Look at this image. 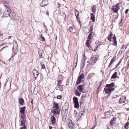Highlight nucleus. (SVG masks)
Segmentation results:
<instances>
[{
	"instance_id": "nucleus-1",
	"label": "nucleus",
	"mask_w": 129,
	"mask_h": 129,
	"mask_svg": "<svg viewBox=\"0 0 129 129\" xmlns=\"http://www.w3.org/2000/svg\"><path fill=\"white\" fill-rule=\"evenodd\" d=\"M53 105V109L51 110V112L54 114L59 115L60 111L58 110V104L54 103Z\"/></svg>"
},
{
	"instance_id": "nucleus-2",
	"label": "nucleus",
	"mask_w": 129,
	"mask_h": 129,
	"mask_svg": "<svg viewBox=\"0 0 129 129\" xmlns=\"http://www.w3.org/2000/svg\"><path fill=\"white\" fill-rule=\"evenodd\" d=\"M6 8L3 14V16L5 17H7L9 16L10 13V9L6 5L4 6Z\"/></svg>"
},
{
	"instance_id": "nucleus-3",
	"label": "nucleus",
	"mask_w": 129,
	"mask_h": 129,
	"mask_svg": "<svg viewBox=\"0 0 129 129\" xmlns=\"http://www.w3.org/2000/svg\"><path fill=\"white\" fill-rule=\"evenodd\" d=\"M84 76L83 73H81L79 77H78L77 81L76 82V85H78L80 84L82 82L81 80L84 78Z\"/></svg>"
},
{
	"instance_id": "nucleus-4",
	"label": "nucleus",
	"mask_w": 129,
	"mask_h": 129,
	"mask_svg": "<svg viewBox=\"0 0 129 129\" xmlns=\"http://www.w3.org/2000/svg\"><path fill=\"white\" fill-rule=\"evenodd\" d=\"M115 90L114 88H107L105 87L104 88V91H105V93L106 94H110L113 91Z\"/></svg>"
},
{
	"instance_id": "nucleus-5",
	"label": "nucleus",
	"mask_w": 129,
	"mask_h": 129,
	"mask_svg": "<svg viewBox=\"0 0 129 129\" xmlns=\"http://www.w3.org/2000/svg\"><path fill=\"white\" fill-rule=\"evenodd\" d=\"M119 3H118L115 5L113 6L112 8L113 11L116 13L120 9V7L119 6Z\"/></svg>"
},
{
	"instance_id": "nucleus-6",
	"label": "nucleus",
	"mask_w": 129,
	"mask_h": 129,
	"mask_svg": "<svg viewBox=\"0 0 129 129\" xmlns=\"http://www.w3.org/2000/svg\"><path fill=\"white\" fill-rule=\"evenodd\" d=\"M83 87V86L82 85H80L77 86V89L80 92H83V93L85 92V91L84 90V88Z\"/></svg>"
},
{
	"instance_id": "nucleus-7",
	"label": "nucleus",
	"mask_w": 129,
	"mask_h": 129,
	"mask_svg": "<svg viewBox=\"0 0 129 129\" xmlns=\"http://www.w3.org/2000/svg\"><path fill=\"white\" fill-rule=\"evenodd\" d=\"M68 125L70 128L73 129L75 128V124L74 122L70 120V121H69V123L68 124Z\"/></svg>"
},
{
	"instance_id": "nucleus-8",
	"label": "nucleus",
	"mask_w": 129,
	"mask_h": 129,
	"mask_svg": "<svg viewBox=\"0 0 129 129\" xmlns=\"http://www.w3.org/2000/svg\"><path fill=\"white\" fill-rule=\"evenodd\" d=\"M9 16L11 19L13 20H15L16 18V14L13 12H11L10 14L9 15Z\"/></svg>"
},
{
	"instance_id": "nucleus-9",
	"label": "nucleus",
	"mask_w": 129,
	"mask_h": 129,
	"mask_svg": "<svg viewBox=\"0 0 129 129\" xmlns=\"http://www.w3.org/2000/svg\"><path fill=\"white\" fill-rule=\"evenodd\" d=\"M105 115L106 117L108 118H109L111 116L112 113L111 111H107L105 112Z\"/></svg>"
},
{
	"instance_id": "nucleus-10",
	"label": "nucleus",
	"mask_w": 129,
	"mask_h": 129,
	"mask_svg": "<svg viewBox=\"0 0 129 129\" xmlns=\"http://www.w3.org/2000/svg\"><path fill=\"white\" fill-rule=\"evenodd\" d=\"M33 73L34 75V77L35 78H36L39 75V73L36 70H34L33 71Z\"/></svg>"
},
{
	"instance_id": "nucleus-11",
	"label": "nucleus",
	"mask_w": 129,
	"mask_h": 129,
	"mask_svg": "<svg viewBox=\"0 0 129 129\" xmlns=\"http://www.w3.org/2000/svg\"><path fill=\"white\" fill-rule=\"evenodd\" d=\"M47 0H43L41 3L40 5L41 7L45 6L47 5Z\"/></svg>"
},
{
	"instance_id": "nucleus-12",
	"label": "nucleus",
	"mask_w": 129,
	"mask_h": 129,
	"mask_svg": "<svg viewBox=\"0 0 129 129\" xmlns=\"http://www.w3.org/2000/svg\"><path fill=\"white\" fill-rule=\"evenodd\" d=\"M94 13H91L90 14V19L93 22H94L95 21V18Z\"/></svg>"
},
{
	"instance_id": "nucleus-13",
	"label": "nucleus",
	"mask_w": 129,
	"mask_h": 129,
	"mask_svg": "<svg viewBox=\"0 0 129 129\" xmlns=\"http://www.w3.org/2000/svg\"><path fill=\"white\" fill-rule=\"evenodd\" d=\"M126 97L124 96H123L121 97L119 100L120 103H124L125 101Z\"/></svg>"
},
{
	"instance_id": "nucleus-14",
	"label": "nucleus",
	"mask_w": 129,
	"mask_h": 129,
	"mask_svg": "<svg viewBox=\"0 0 129 129\" xmlns=\"http://www.w3.org/2000/svg\"><path fill=\"white\" fill-rule=\"evenodd\" d=\"M50 119L52 122L53 124H54L55 123V118L54 116H51Z\"/></svg>"
},
{
	"instance_id": "nucleus-15",
	"label": "nucleus",
	"mask_w": 129,
	"mask_h": 129,
	"mask_svg": "<svg viewBox=\"0 0 129 129\" xmlns=\"http://www.w3.org/2000/svg\"><path fill=\"white\" fill-rule=\"evenodd\" d=\"M114 86V84L113 83H112L111 84H107L106 86V87L107 88H114L113 87Z\"/></svg>"
},
{
	"instance_id": "nucleus-16",
	"label": "nucleus",
	"mask_w": 129,
	"mask_h": 129,
	"mask_svg": "<svg viewBox=\"0 0 129 129\" xmlns=\"http://www.w3.org/2000/svg\"><path fill=\"white\" fill-rule=\"evenodd\" d=\"M7 47V45L6 44H2L0 45V51L4 48Z\"/></svg>"
},
{
	"instance_id": "nucleus-17",
	"label": "nucleus",
	"mask_w": 129,
	"mask_h": 129,
	"mask_svg": "<svg viewBox=\"0 0 129 129\" xmlns=\"http://www.w3.org/2000/svg\"><path fill=\"white\" fill-rule=\"evenodd\" d=\"M19 103L21 105H23L24 103V100L22 99V98H19Z\"/></svg>"
},
{
	"instance_id": "nucleus-18",
	"label": "nucleus",
	"mask_w": 129,
	"mask_h": 129,
	"mask_svg": "<svg viewBox=\"0 0 129 129\" xmlns=\"http://www.w3.org/2000/svg\"><path fill=\"white\" fill-rule=\"evenodd\" d=\"M25 109V107L24 106L20 108V112L21 113H24V112Z\"/></svg>"
},
{
	"instance_id": "nucleus-19",
	"label": "nucleus",
	"mask_w": 129,
	"mask_h": 129,
	"mask_svg": "<svg viewBox=\"0 0 129 129\" xmlns=\"http://www.w3.org/2000/svg\"><path fill=\"white\" fill-rule=\"evenodd\" d=\"M25 120H24V119H22V120L21 121V123L20 124V126H26L25 125Z\"/></svg>"
},
{
	"instance_id": "nucleus-20",
	"label": "nucleus",
	"mask_w": 129,
	"mask_h": 129,
	"mask_svg": "<svg viewBox=\"0 0 129 129\" xmlns=\"http://www.w3.org/2000/svg\"><path fill=\"white\" fill-rule=\"evenodd\" d=\"M97 7V6L96 5H95L93 6L92 7V11L94 12V14H95Z\"/></svg>"
},
{
	"instance_id": "nucleus-21",
	"label": "nucleus",
	"mask_w": 129,
	"mask_h": 129,
	"mask_svg": "<svg viewBox=\"0 0 129 129\" xmlns=\"http://www.w3.org/2000/svg\"><path fill=\"white\" fill-rule=\"evenodd\" d=\"M75 11H76V12H75V15L78 21V19H79V18L78 17V16L79 15V12L77 10H75Z\"/></svg>"
},
{
	"instance_id": "nucleus-22",
	"label": "nucleus",
	"mask_w": 129,
	"mask_h": 129,
	"mask_svg": "<svg viewBox=\"0 0 129 129\" xmlns=\"http://www.w3.org/2000/svg\"><path fill=\"white\" fill-rule=\"evenodd\" d=\"M93 62H94V60L91 57L90 60L89 61V64L90 65H91L92 64H94V63H93Z\"/></svg>"
},
{
	"instance_id": "nucleus-23",
	"label": "nucleus",
	"mask_w": 129,
	"mask_h": 129,
	"mask_svg": "<svg viewBox=\"0 0 129 129\" xmlns=\"http://www.w3.org/2000/svg\"><path fill=\"white\" fill-rule=\"evenodd\" d=\"M92 58L94 60V62H93V63L94 64L97 61L98 58L95 56H93Z\"/></svg>"
},
{
	"instance_id": "nucleus-24",
	"label": "nucleus",
	"mask_w": 129,
	"mask_h": 129,
	"mask_svg": "<svg viewBox=\"0 0 129 129\" xmlns=\"http://www.w3.org/2000/svg\"><path fill=\"white\" fill-rule=\"evenodd\" d=\"M117 72H115L113 75L111 77V78H115L117 77Z\"/></svg>"
},
{
	"instance_id": "nucleus-25",
	"label": "nucleus",
	"mask_w": 129,
	"mask_h": 129,
	"mask_svg": "<svg viewBox=\"0 0 129 129\" xmlns=\"http://www.w3.org/2000/svg\"><path fill=\"white\" fill-rule=\"evenodd\" d=\"M92 32H90L88 36V38L89 40H91L92 39Z\"/></svg>"
},
{
	"instance_id": "nucleus-26",
	"label": "nucleus",
	"mask_w": 129,
	"mask_h": 129,
	"mask_svg": "<svg viewBox=\"0 0 129 129\" xmlns=\"http://www.w3.org/2000/svg\"><path fill=\"white\" fill-rule=\"evenodd\" d=\"M116 118H114L110 122V124L112 126L114 125V124L115 123L114 121H115V119H116Z\"/></svg>"
},
{
	"instance_id": "nucleus-27",
	"label": "nucleus",
	"mask_w": 129,
	"mask_h": 129,
	"mask_svg": "<svg viewBox=\"0 0 129 129\" xmlns=\"http://www.w3.org/2000/svg\"><path fill=\"white\" fill-rule=\"evenodd\" d=\"M90 40H87L86 42V44L87 46L89 47V48H91V47L90 46V44L89 43V42L90 41Z\"/></svg>"
},
{
	"instance_id": "nucleus-28",
	"label": "nucleus",
	"mask_w": 129,
	"mask_h": 129,
	"mask_svg": "<svg viewBox=\"0 0 129 129\" xmlns=\"http://www.w3.org/2000/svg\"><path fill=\"white\" fill-rule=\"evenodd\" d=\"M75 94L76 95L79 96H80L81 94V93H79L77 89H76L75 90Z\"/></svg>"
},
{
	"instance_id": "nucleus-29",
	"label": "nucleus",
	"mask_w": 129,
	"mask_h": 129,
	"mask_svg": "<svg viewBox=\"0 0 129 129\" xmlns=\"http://www.w3.org/2000/svg\"><path fill=\"white\" fill-rule=\"evenodd\" d=\"M73 100L74 102V103L78 102V99L76 97H74L73 98Z\"/></svg>"
},
{
	"instance_id": "nucleus-30",
	"label": "nucleus",
	"mask_w": 129,
	"mask_h": 129,
	"mask_svg": "<svg viewBox=\"0 0 129 129\" xmlns=\"http://www.w3.org/2000/svg\"><path fill=\"white\" fill-rule=\"evenodd\" d=\"M74 107L76 108H77L79 107V105L78 102L74 103Z\"/></svg>"
},
{
	"instance_id": "nucleus-31",
	"label": "nucleus",
	"mask_w": 129,
	"mask_h": 129,
	"mask_svg": "<svg viewBox=\"0 0 129 129\" xmlns=\"http://www.w3.org/2000/svg\"><path fill=\"white\" fill-rule=\"evenodd\" d=\"M112 34L111 33V34L109 35L108 36V40L109 41H111L112 39Z\"/></svg>"
},
{
	"instance_id": "nucleus-32",
	"label": "nucleus",
	"mask_w": 129,
	"mask_h": 129,
	"mask_svg": "<svg viewBox=\"0 0 129 129\" xmlns=\"http://www.w3.org/2000/svg\"><path fill=\"white\" fill-rule=\"evenodd\" d=\"M125 128L127 129H129V122H127L125 125L124 126Z\"/></svg>"
},
{
	"instance_id": "nucleus-33",
	"label": "nucleus",
	"mask_w": 129,
	"mask_h": 129,
	"mask_svg": "<svg viewBox=\"0 0 129 129\" xmlns=\"http://www.w3.org/2000/svg\"><path fill=\"white\" fill-rule=\"evenodd\" d=\"M40 40L41 41H45V38L42 35L40 36Z\"/></svg>"
},
{
	"instance_id": "nucleus-34",
	"label": "nucleus",
	"mask_w": 129,
	"mask_h": 129,
	"mask_svg": "<svg viewBox=\"0 0 129 129\" xmlns=\"http://www.w3.org/2000/svg\"><path fill=\"white\" fill-rule=\"evenodd\" d=\"M20 115L21 118L22 119H24L25 115L24 113H21Z\"/></svg>"
},
{
	"instance_id": "nucleus-35",
	"label": "nucleus",
	"mask_w": 129,
	"mask_h": 129,
	"mask_svg": "<svg viewBox=\"0 0 129 129\" xmlns=\"http://www.w3.org/2000/svg\"><path fill=\"white\" fill-rule=\"evenodd\" d=\"M116 56H114L113 57V58L111 60V61L110 62V63H113L114 61H115V59H116Z\"/></svg>"
},
{
	"instance_id": "nucleus-36",
	"label": "nucleus",
	"mask_w": 129,
	"mask_h": 129,
	"mask_svg": "<svg viewBox=\"0 0 129 129\" xmlns=\"http://www.w3.org/2000/svg\"><path fill=\"white\" fill-rule=\"evenodd\" d=\"M57 85L58 86H59L60 85V84H61L62 81L61 80H57Z\"/></svg>"
},
{
	"instance_id": "nucleus-37",
	"label": "nucleus",
	"mask_w": 129,
	"mask_h": 129,
	"mask_svg": "<svg viewBox=\"0 0 129 129\" xmlns=\"http://www.w3.org/2000/svg\"><path fill=\"white\" fill-rule=\"evenodd\" d=\"M81 67H82V68H83L84 67L85 65V62H81Z\"/></svg>"
},
{
	"instance_id": "nucleus-38",
	"label": "nucleus",
	"mask_w": 129,
	"mask_h": 129,
	"mask_svg": "<svg viewBox=\"0 0 129 129\" xmlns=\"http://www.w3.org/2000/svg\"><path fill=\"white\" fill-rule=\"evenodd\" d=\"M93 25H91L90 27V32H92V31L93 30Z\"/></svg>"
},
{
	"instance_id": "nucleus-39",
	"label": "nucleus",
	"mask_w": 129,
	"mask_h": 129,
	"mask_svg": "<svg viewBox=\"0 0 129 129\" xmlns=\"http://www.w3.org/2000/svg\"><path fill=\"white\" fill-rule=\"evenodd\" d=\"M7 4H9L10 2V0H3Z\"/></svg>"
},
{
	"instance_id": "nucleus-40",
	"label": "nucleus",
	"mask_w": 129,
	"mask_h": 129,
	"mask_svg": "<svg viewBox=\"0 0 129 129\" xmlns=\"http://www.w3.org/2000/svg\"><path fill=\"white\" fill-rule=\"evenodd\" d=\"M85 59H86V58H85V56L83 57L82 58V59L81 60V62H85Z\"/></svg>"
},
{
	"instance_id": "nucleus-41",
	"label": "nucleus",
	"mask_w": 129,
	"mask_h": 129,
	"mask_svg": "<svg viewBox=\"0 0 129 129\" xmlns=\"http://www.w3.org/2000/svg\"><path fill=\"white\" fill-rule=\"evenodd\" d=\"M86 97V95L82 96L81 98V99L82 101L84 100V99Z\"/></svg>"
},
{
	"instance_id": "nucleus-42",
	"label": "nucleus",
	"mask_w": 129,
	"mask_h": 129,
	"mask_svg": "<svg viewBox=\"0 0 129 129\" xmlns=\"http://www.w3.org/2000/svg\"><path fill=\"white\" fill-rule=\"evenodd\" d=\"M113 41V45L115 46H116L117 44L116 40L114 41Z\"/></svg>"
},
{
	"instance_id": "nucleus-43",
	"label": "nucleus",
	"mask_w": 129,
	"mask_h": 129,
	"mask_svg": "<svg viewBox=\"0 0 129 129\" xmlns=\"http://www.w3.org/2000/svg\"><path fill=\"white\" fill-rule=\"evenodd\" d=\"M41 68L42 69H45V67L44 64H41Z\"/></svg>"
},
{
	"instance_id": "nucleus-44",
	"label": "nucleus",
	"mask_w": 129,
	"mask_h": 129,
	"mask_svg": "<svg viewBox=\"0 0 129 129\" xmlns=\"http://www.w3.org/2000/svg\"><path fill=\"white\" fill-rule=\"evenodd\" d=\"M19 129H26V126H23L20 127Z\"/></svg>"
},
{
	"instance_id": "nucleus-45",
	"label": "nucleus",
	"mask_w": 129,
	"mask_h": 129,
	"mask_svg": "<svg viewBox=\"0 0 129 129\" xmlns=\"http://www.w3.org/2000/svg\"><path fill=\"white\" fill-rule=\"evenodd\" d=\"M69 30L71 32H72L73 31V28L71 27H70L69 29Z\"/></svg>"
},
{
	"instance_id": "nucleus-46",
	"label": "nucleus",
	"mask_w": 129,
	"mask_h": 129,
	"mask_svg": "<svg viewBox=\"0 0 129 129\" xmlns=\"http://www.w3.org/2000/svg\"><path fill=\"white\" fill-rule=\"evenodd\" d=\"M61 95H58L57 97V98L58 99H60L61 98Z\"/></svg>"
},
{
	"instance_id": "nucleus-47",
	"label": "nucleus",
	"mask_w": 129,
	"mask_h": 129,
	"mask_svg": "<svg viewBox=\"0 0 129 129\" xmlns=\"http://www.w3.org/2000/svg\"><path fill=\"white\" fill-rule=\"evenodd\" d=\"M43 54V53H40L39 52V54L40 57V56L41 57V58L43 57L42 56L43 55L42 54Z\"/></svg>"
},
{
	"instance_id": "nucleus-48",
	"label": "nucleus",
	"mask_w": 129,
	"mask_h": 129,
	"mask_svg": "<svg viewBox=\"0 0 129 129\" xmlns=\"http://www.w3.org/2000/svg\"><path fill=\"white\" fill-rule=\"evenodd\" d=\"M113 41L116 40V38L115 36L114 35L113 37Z\"/></svg>"
},
{
	"instance_id": "nucleus-49",
	"label": "nucleus",
	"mask_w": 129,
	"mask_h": 129,
	"mask_svg": "<svg viewBox=\"0 0 129 129\" xmlns=\"http://www.w3.org/2000/svg\"><path fill=\"white\" fill-rule=\"evenodd\" d=\"M121 62V60H120L119 62L117 64L116 66V68L118 66L120 63Z\"/></svg>"
},
{
	"instance_id": "nucleus-50",
	"label": "nucleus",
	"mask_w": 129,
	"mask_h": 129,
	"mask_svg": "<svg viewBox=\"0 0 129 129\" xmlns=\"http://www.w3.org/2000/svg\"><path fill=\"white\" fill-rule=\"evenodd\" d=\"M124 45H122L121 46V49H122L123 48H124Z\"/></svg>"
},
{
	"instance_id": "nucleus-51",
	"label": "nucleus",
	"mask_w": 129,
	"mask_h": 129,
	"mask_svg": "<svg viewBox=\"0 0 129 129\" xmlns=\"http://www.w3.org/2000/svg\"><path fill=\"white\" fill-rule=\"evenodd\" d=\"M128 11V9H127L125 11V14H127Z\"/></svg>"
},
{
	"instance_id": "nucleus-52",
	"label": "nucleus",
	"mask_w": 129,
	"mask_h": 129,
	"mask_svg": "<svg viewBox=\"0 0 129 129\" xmlns=\"http://www.w3.org/2000/svg\"><path fill=\"white\" fill-rule=\"evenodd\" d=\"M35 88H34V94H37V92L36 91V92H35Z\"/></svg>"
},
{
	"instance_id": "nucleus-53",
	"label": "nucleus",
	"mask_w": 129,
	"mask_h": 129,
	"mask_svg": "<svg viewBox=\"0 0 129 129\" xmlns=\"http://www.w3.org/2000/svg\"><path fill=\"white\" fill-rule=\"evenodd\" d=\"M3 35V34L2 33V32L0 31V37L2 36Z\"/></svg>"
},
{
	"instance_id": "nucleus-54",
	"label": "nucleus",
	"mask_w": 129,
	"mask_h": 129,
	"mask_svg": "<svg viewBox=\"0 0 129 129\" xmlns=\"http://www.w3.org/2000/svg\"><path fill=\"white\" fill-rule=\"evenodd\" d=\"M112 64V63H111L110 62V63H109V65H108V67L109 68H110V67L111 65Z\"/></svg>"
},
{
	"instance_id": "nucleus-55",
	"label": "nucleus",
	"mask_w": 129,
	"mask_h": 129,
	"mask_svg": "<svg viewBox=\"0 0 129 129\" xmlns=\"http://www.w3.org/2000/svg\"><path fill=\"white\" fill-rule=\"evenodd\" d=\"M46 14L48 15H49V12L48 11H47L46 12Z\"/></svg>"
},
{
	"instance_id": "nucleus-56",
	"label": "nucleus",
	"mask_w": 129,
	"mask_h": 129,
	"mask_svg": "<svg viewBox=\"0 0 129 129\" xmlns=\"http://www.w3.org/2000/svg\"><path fill=\"white\" fill-rule=\"evenodd\" d=\"M22 48H20V52H21V53H25V51H24V52H21V50H22Z\"/></svg>"
},
{
	"instance_id": "nucleus-57",
	"label": "nucleus",
	"mask_w": 129,
	"mask_h": 129,
	"mask_svg": "<svg viewBox=\"0 0 129 129\" xmlns=\"http://www.w3.org/2000/svg\"><path fill=\"white\" fill-rule=\"evenodd\" d=\"M58 4V7L59 8L60 7V5L59 4V3Z\"/></svg>"
},
{
	"instance_id": "nucleus-58",
	"label": "nucleus",
	"mask_w": 129,
	"mask_h": 129,
	"mask_svg": "<svg viewBox=\"0 0 129 129\" xmlns=\"http://www.w3.org/2000/svg\"><path fill=\"white\" fill-rule=\"evenodd\" d=\"M95 126V125L94 126L92 127L90 129H94Z\"/></svg>"
},
{
	"instance_id": "nucleus-59",
	"label": "nucleus",
	"mask_w": 129,
	"mask_h": 129,
	"mask_svg": "<svg viewBox=\"0 0 129 129\" xmlns=\"http://www.w3.org/2000/svg\"><path fill=\"white\" fill-rule=\"evenodd\" d=\"M11 36H9L8 37V39H10L11 38Z\"/></svg>"
},
{
	"instance_id": "nucleus-60",
	"label": "nucleus",
	"mask_w": 129,
	"mask_h": 129,
	"mask_svg": "<svg viewBox=\"0 0 129 129\" xmlns=\"http://www.w3.org/2000/svg\"><path fill=\"white\" fill-rule=\"evenodd\" d=\"M80 102V105L81 106L82 104H83V103H82L81 102Z\"/></svg>"
},
{
	"instance_id": "nucleus-61",
	"label": "nucleus",
	"mask_w": 129,
	"mask_h": 129,
	"mask_svg": "<svg viewBox=\"0 0 129 129\" xmlns=\"http://www.w3.org/2000/svg\"><path fill=\"white\" fill-rule=\"evenodd\" d=\"M52 128V127L51 126H49V129H51Z\"/></svg>"
},
{
	"instance_id": "nucleus-62",
	"label": "nucleus",
	"mask_w": 129,
	"mask_h": 129,
	"mask_svg": "<svg viewBox=\"0 0 129 129\" xmlns=\"http://www.w3.org/2000/svg\"><path fill=\"white\" fill-rule=\"evenodd\" d=\"M77 62H78V59H77V61L76 62V65H77Z\"/></svg>"
},
{
	"instance_id": "nucleus-63",
	"label": "nucleus",
	"mask_w": 129,
	"mask_h": 129,
	"mask_svg": "<svg viewBox=\"0 0 129 129\" xmlns=\"http://www.w3.org/2000/svg\"><path fill=\"white\" fill-rule=\"evenodd\" d=\"M31 103L32 104V105L33 104V100H32L31 101Z\"/></svg>"
},
{
	"instance_id": "nucleus-64",
	"label": "nucleus",
	"mask_w": 129,
	"mask_h": 129,
	"mask_svg": "<svg viewBox=\"0 0 129 129\" xmlns=\"http://www.w3.org/2000/svg\"><path fill=\"white\" fill-rule=\"evenodd\" d=\"M128 66H129V60L128 61Z\"/></svg>"
}]
</instances>
